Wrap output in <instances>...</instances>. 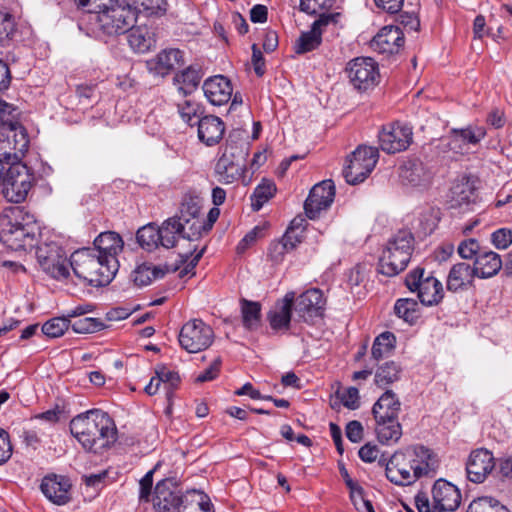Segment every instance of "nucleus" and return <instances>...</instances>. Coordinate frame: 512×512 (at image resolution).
<instances>
[{"mask_svg": "<svg viewBox=\"0 0 512 512\" xmlns=\"http://www.w3.org/2000/svg\"><path fill=\"white\" fill-rule=\"evenodd\" d=\"M71 434L88 452L102 454L118 439L117 427L110 415L101 409H91L73 417Z\"/></svg>", "mask_w": 512, "mask_h": 512, "instance_id": "obj_1", "label": "nucleus"}, {"mask_svg": "<svg viewBox=\"0 0 512 512\" xmlns=\"http://www.w3.org/2000/svg\"><path fill=\"white\" fill-rule=\"evenodd\" d=\"M435 455L422 445L396 451L385 464L387 479L398 486H408L436 467Z\"/></svg>", "mask_w": 512, "mask_h": 512, "instance_id": "obj_2", "label": "nucleus"}, {"mask_svg": "<svg viewBox=\"0 0 512 512\" xmlns=\"http://www.w3.org/2000/svg\"><path fill=\"white\" fill-rule=\"evenodd\" d=\"M70 267L79 279L91 286L101 287L112 281L119 269V261L117 258L106 260L97 249L85 247L71 254Z\"/></svg>", "mask_w": 512, "mask_h": 512, "instance_id": "obj_3", "label": "nucleus"}, {"mask_svg": "<svg viewBox=\"0 0 512 512\" xmlns=\"http://www.w3.org/2000/svg\"><path fill=\"white\" fill-rule=\"evenodd\" d=\"M19 207L0 215V241L14 251L32 248L36 242V225Z\"/></svg>", "mask_w": 512, "mask_h": 512, "instance_id": "obj_4", "label": "nucleus"}, {"mask_svg": "<svg viewBox=\"0 0 512 512\" xmlns=\"http://www.w3.org/2000/svg\"><path fill=\"white\" fill-rule=\"evenodd\" d=\"M414 249V236L406 230L398 231L391 237L379 259V272L393 277L407 267Z\"/></svg>", "mask_w": 512, "mask_h": 512, "instance_id": "obj_5", "label": "nucleus"}, {"mask_svg": "<svg viewBox=\"0 0 512 512\" xmlns=\"http://www.w3.org/2000/svg\"><path fill=\"white\" fill-rule=\"evenodd\" d=\"M432 505L425 493L415 496V505L419 512H453L461 504V492L457 486L445 479H438L432 487Z\"/></svg>", "mask_w": 512, "mask_h": 512, "instance_id": "obj_6", "label": "nucleus"}, {"mask_svg": "<svg viewBox=\"0 0 512 512\" xmlns=\"http://www.w3.org/2000/svg\"><path fill=\"white\" fill-rule=\"evenodd\" d=\"M405 284L410 292L417 293V297L424 306H436L444 298L442 282L432 272L417 267L411 270L405 278Z\"/></svg>", "mask_w": 512, "mask_h": 512, "instance_id": "obj_7", "label": "nucleus"}, {"mask_svg": "<svg viewBox=\"0 0 512 512\" xmlns=\"http://www.w3.org/2000/svg\"><path fill=\"white\" fill-rule=\"evenodd\" d=\"M125 0H108L100 2L87 11L96 14V20L104 33L108 35H124L128 32Z\"/></svg>", "mask_w": 512, "mask_h": 512, "instance_id": "obj_8", "label": "nucleus"}, {"mask_svg": "<svg viewBox=\"0 0 512 512\" xmlns=\"http://www.w3.org/2000/svg\"><path fill=\"white\" fill-rule=\"evenodd\" d=\"M378 158L377 148L359 146L348 158V164L343 169L346 182L351 185L363 182L375 168Z\"/></svg>", "mask_w": 512, "mask_h": 512, "instance_id": "obj_9", "label": "nucleus"}, {"mask_svg": "<svg viewBox=\"0 0 512 512\" xmlns=\"http://www.w3.org/2000/svg\"><path fill=\"white\" fill-rule=\"evenodd\" d=\"M347 76L352 86L359 92L375 88L380 82L378 63L371 57H357L346 66Z\"/></svg>", "mask_w": 512, "mask_h": 512, "instance_id": "obj_10", "label": "nucleus"}, {"mask_svg": "<svg viewBox=\"0 0 512 512\" xmlns=\"http://www.w3.org/2000/svg\"><path fill=\"white\" fill-rule=\"evenodd\" d=\"M178 340L180 346L188 353H198L212 345L214 332L203 320L195 318L182 326Z\"/></svg>", "mask_w": 512, "mask_h": 512, "instance_id": "obj_11", "label": "nucleus"}, {"mask_svg": "<svg viewBox=\"0 0 512 512\" xmlns=\"http://www.w3.org/2000/svg\"><path fill=\"white\" fill-rule=\"evenodd\" d=\"M36 258L42 269L57 280L69 277L70 263H67L65 251L56 243H44L37 247Z\"/></svg>", "mask_w": 512, "mask_h": 512, "instance_id": "obj_12", "label": "nucleus"}, {"mask_svg": "<svg viewBox=\"0 0 512 512\" xmlns=\"http://www.w3.org/2000/svg\"><path fill=\"white\" fill-rule=\"evenodd\" d=\"M412 128L399 122L384 126L378 139L381 149L388 154L406 150L412 142Z\"/></svg>", "mask_w": 512, "mask_h": 512, "instance_id": "obj_13", "label": "nucleus"}, {"mask_svg": "<svg viewBox=\"0 0 512 512\" xmlns=\"http://www.w3.org/2000/svg\"><path fill=\"white\" fill-rule=\"evenodd\" d=\"M29 147V136L23 125L18 124L0 134L1 160L21 161Z\"/></svg>", "mask_w": 512, "mask_h": 512, "instance_id": "obj_14", "label": "nucleus"}, {"mask_svg": "<svg viewBox=\"0 0 512 512\" xmlns=\"http://www.w3.org/2000/svg\"><path fill=\"white\" fill-rule=\"evenodd\" d=\"M334 198L335 185L332 180H323L315 184L304 203L306 216L311 220L318 218L322 211L332 205Z\"/></svg>", "mask_w": 512, "mask_h": 512, "instance_id": "obj_15", "label": "nucleus"}, {"mask_svg": "<svg viewBox=\"0 0 512 512\" xmlns=\"http://www.w3.org/2000/svg\"><path fill=\"white\" fill-rule=\"evenodd\" d=\"M484 126L470 124L467 127L452 129L447 137V147L457 154L468 152L470 145L479 144L486 136Z\"/></svg>", "mask_w": 512, "mask_h": 512, "instance_id": "obj_16", "label": "nucleus"}, {"mask_svg": "<svg viewBox=\"0 0 512 512\" xmlns=\"http://www.w3.org/2000/svg\"><path fill=\"white\" fill-rule=\"evenodd\" d=\"M339 13H323L311 25V29L302 32L295 43V52L304 54L318 48L322 42L323 28L330 23H336Z\"/></svg>", "mask_w": 512, "mask_h": 512, "instance_id": "obj_17", "label": "nucleus"}, {"mask_svg": "<svg viewBox=\"0 0 512 512\" xmlns=\"http://www.w3.org/2000/svg\"><path fill=\"white\" fill-rule=\"evenodd\" d=\"M295 311L304 321H311L314 317L323 315L326 300L323 292L318 288H311L295 297Z\"/></svg>", "mask_w": 512, "mask_h": 512, "instance_id": "obj_18", "label": "nucleus"}, {"mask_svg": "<svg viewBox=\"0 0 512 512\" xmlns=\"http://www.w3.org/2000/svg\"><path fill=\"white\" fill-rule=\"evenodd\" d=\"M404 45V33L398 26H384L373 37L370 47L383 55H393L400 52Z\"/></svg>", "mask_w": 512, "mask_h": 512, "instance_id": "obj_19", "label": "nucleus"}, {"mask_svg": "<svg viewBox=\"0 0 512 512\" xmlns=\"http://www.w3.org/2000/svg\"><path fill=\"white\" fill-rule=\"evenodd\" d=\"M495 466L493 454L484 448L472 451L466 463L467 478L473 483H482Z\"/></svg>", "mask_w": 512, "mask_h": 512, "instance_id": "obj_20", "label": "nucleus"}, {"mask_svg": "<svg viewBox=\"0 0 512 512\" xmlns=\"http://www.w3.org/2000/svg\"><path fill=\"white\" fill-rule=\"evenodd\" d=\"M399 177L404 185L425 189L430 186L433 173L422 161L413 159L400 167Z\"/></svg>", "mask_w": 512, "mask_h": 512, "instance_id": "obj_21", "label": "nucleus"}, {"mask_svg": "<svg viewBox=\"0 0 512 512\" xmlns=\"http://www.w3.org/2000/svg\"><path fill=\"white\" fill-rule=\"evenodd\" d=\"M183 502L182 495L171 480H161L157 483L153 497L156 512H175Z\"/></svg>", "mask_w": 512, "mask_h": 512, "instance_id": "obj_22", "label": "nucleus"}, {"mask_svg": "<svg viewBox=\"0 0 512 512\" xmlns=\"http://www.w3.org/2000/svg\"><path fill=\"white\" fill-rule=\"evenodd\" d=\"M183 64V51L176 48H170L162 50L154 58L147 60L146 68L155 76L165 77L175 68Z\"/></svg>", "mask_w": 512, "mask_h": 512, "instance_id": "obj_23", "label": "nucleus"}, {"mask_svg": "<svg viewBox=\"0 0 512 512\" xmlns=\"http://www.w3.org/2000/svg\"><path fill=\"white\" fill-rule=\"evenodd\" d=\"M203 91L211 104L221 106L229 102L232 97L233 88L227 77L216 75L204 81Z\"/></svg>", "mask_w": 512, "mask_h": 512, "instance_id": "obj_24", "label": "nucleus"}, {"mask_svg": "<svg viewBox=\"0 0 512 512\" xmlns=\"http://www.w3.org/2000/svg\"><path fill=\"white\" fill-rule=\"evenodd\" d=\"M41 491L54 504L64 505L70 500L71 484L64 476L48 475L41 483Z\"/></svg>", "mask_w": 512, "mask_h": 512, "instance_id": "obj_25", "label": "nucleus"}, {"mask_svg": "<svg viewBox=\"0 0 512 512\" xmlns=\"http://www.w3.org/2000/svg\"><path fill=\"white\" fill-rule=\"evenodd\" d=\"M201 210V199L198 196L186 194L181 202L179 215H176L180 221L186 226L191 221L190 229L193 230L192 236L200 235L201 230L204 229V224L199 220ZM188 238L191 235H187Z\"/></svg>", "mask_w": 512, "mask_h": 512, "instance_id": "obj_26", "label": "nucleus"}, {"mask_svg": "<svg viewBox=\"0 0 512 512\" xmlns=\"http://www.w3.org/2000/svg\"><path fill=\"white\" fill-rule=\"evenodd\" d=\"M295 300V292L290 291L278 300L273 310L268 313V321L275 331L288 330L290 327L292 307Z\"/></svg>", "mask_w": 512, "mask_h": 512, "instance_id": "obj_27", "label": "nucleus"}, {"mask_svg": "<svg viewBox=\"0 0 512 512\" xmlns=\"http://www.w3.org/2000/svg\"><path fill=\"white\" fill-rule=\"evenodd\" d=\"M473 266L466 262H458L454 264L447 275L446 287L450 292H459L467 290L473 285L474 278Z\"/></svg>", "mask_w": 512, "mask_h": 512, "instance_id": "obj_28", "label": "nucleus"}, {"mask_svg": "<svg viewBox=\"0 0 512 512\" xmlns=\"http://www.w3.org/2000/svg\"><path fill=\"white\" fill-rule=\"evenodd\" d=\"M198 138L206 146L218 144L224 135L225 124L215 115H207L197 120Z\"/></svg>", "mask_w": 512, "mask_h": 512, "instance_id": "obj_29", "label": "nucleus"}, {"mask_svg": "<svg viewBox=\"0 0 512 512\" xmlns=\"http://www.w3.org/2000/svg\"><path fill=\"white\" fill-rule=\"evenodd\" d=\"M474 273L480 279H488L499 273L503 267L501 256L488 249H483L482 252L475 258L472 265Z\"/></svg>", "mask_w": 512, "mask_h": 512, "instance_id": "obj_30", "label": "nucleus"}, {"mask_svg": "<svg viewBox=\"0 0 512 512\" xmlns=\"http://www.w3.org/2000/svg\"><path fill=\"white\" fill-rule=\"evenodd\" d=\"M476 200L475 189L467 179L457 181L451 187L447 196V204L450 209H464Z\"/></svg>", "mask_w": 512, "mask_h": 512, "instance_id": "obj_31", "label": "nucleus"}, {"mask_svg": "<svg viewBox=\"0 0 512 512\" xmlns=\"http://www.w3.org/2000/svg\"><path fill=\"white\" fill-rule=\"evenodd\" d=\"M156 45L155 29L147 23L130 27V48L135 53H146Z\"/></svg>", "mask_w": 512, "mask_h": 512, "instance_id": "obj_32", "label": "nucleus"}, {"mask_svg": "<svg viewBox=\"0 0 512 512\" xmlns=\"http://www.w3.org/2000/svg\"><path fill=\"white\" fill-rule=\"evenodd\" d=\"M215 173L219 182L231 184L240 178L242 165L235 160L233 154H228L225 150L215 164Z\"/></svg>", "mask_w": 512, "mask_h": 512, "instance_id": "obj_33", "label": "nucleus"}, {"mask_svg": "<svg viewBox=\"0 0 512 512\" xmlns=\"http://www.w3.org/2000/svg\"><path fill=\"white\" fill-rule=\"evenodd\" d=\"M401 402L392 390H386L372 408L374 419L398 418Z\"/></svg>", "mask_w": 512, "mask_h": 512, "instance_id": "obj_34", "label": "nucleus"}, {"mask_svg": "<svg viewBox=\"0 0 512 512\" xmlns=\"http://www.w3.org/2000/svg\"><path fill=\"white\" fill-rule=\"evenodd\" d=\"M184 229V223L177 216L166 219L158 226L160 245L167 249L173 248L180 237L185 238Z\"/></svg>", "mask_w": 512, "mask_h": 512, "instance_id": "obj_35", "label": "nucleus"}, {"mask_svg": "<svg viewBox=\"0 0 512 512\" xmlns=\"http://www.w3.org/2000/svg\"><path fill=\"white\" fill-rule=\"evenodd\" d=\"M123 241L119 234L116 232H104L96 237L92 248L97 249L100 256L105 257L106 260L109 258H117V254L123 249Z\"/></svg>", "mask_w": 512, "mask_h": 512, "instance_id": "obj_36", "label": "nucleus"}, {"mask_svg": "<svg viewBox=\"0 0 512 512\" xmlns=\"http://www.w3.org/2000/svg\"><path fill=\"white\" fill-rule=\"evenodd\" d=\"M403 368L400 363L389 360L378 365L374 372V383L377 387L385 389L401 379Z\"/></svg>", "mask_w": 512, "mask_h": 512, "instance_id": "obj_37", "label": "nucleus"}, {"mask_svg": "<svg viewBox=\"0 0 512 512\" xmlns=\"http://www.w3.org/2000/svg\"><path fill=\"white\" fill-rule=\"evenodd\" d=\"M375 431L382 444L396 443L402 436V427L398 418L375 419Z\"/></svg>", "mask_w": 512, "mask_h": 512, "instance_id": "obj_38", "label": "nucleus"}, {"mask_svg": "<svg viewBox=\"0 0 512 512\" xmlns=\"http://www.w3.org/2000/svg\"><path fill=\"white\" fill-rule=\"evenodd\" d=\"M201 78V69L196 65H190L174 76V83L178 86L179 92L186 96L197 89Z\"/></svg>", "mask_w": 512, "mask_h": 512, "instance_id": "obj_39", "label": "nucleus"}, {"mask_svg": "<svg viewBox=\"0 0 512 512\" xmlns=\"http://www.w3.org/2000/svg\"><path fill=\"white\" fill-rule=\"evenodd\" d=\"M442 212L440 208L427 206L424 207L417 218V228L423 236L432 234L441 220Z\"/></svg>", "mask_w": 512, "mask_h": 512, "instance_id": "obj_40", "label": "nucleus"}, {"mask_svg": "<svg viewBox=\"0 0 512 512\" xmlns=\"http://www.w3.org/2000/svg\"><path fill=\"white\" fill-rule=\"evenodd\" d=\"M396 346V337L390 331L380 333L375 337L372 348L371 357L376 361H380L392 354Z\"/></svg>", "mask_w": 512, "mask_h": 512, "instance_id": "obj_41", "label": "nucleus"}, {"mask_svg": "<svg viewBox=\"0 0 512 512\" xmlns=\"http://www.w3.org/2000/svg\"><path fill=\"white\" fill-rule=\"evenodd\" d=\"M136 239L138 244L147 251H153L161 246V238H159L158 226L152 223L139 228L136 234Z\"/></svg>", "mask_w": 512, "mask_h": 512, "instance_id": "obj_42", "label": "nucleus"}, {"mask_svg": "<svg viewBox=\"0 0 512 512\" xmlns=\"http://www.w3.org/2000/svg\"><path fill=\"white\" fill-rule=\"evenodd\" d=\"M275 192V183L271 180L263 179L262 182L256 186L251 196L253 209L259 211L263 205L274 196Z\"/></svg>", "mask_w": 512, "mask_h": 512, "instance_id": "obj_43", "label": "nucleus"}, {"mask_svg": "<svg viewBox=\"0 0 512 512\" xmlns=\"http://www.w3.org/2000/svg\"><path fill=\"white\" fill-rule=\"evenodd\" d=\"M241 304L243 325L249 330L256 329L260 323L261 305L245 299Z\"/></svg>", "mask_w": 512, "mask_h": 512, "instance_id": "obj_44", "label": "nucleus"}, {"mask_svg": "<svg viewBox=\"0 0 512 512\" xmlns=\"http://www.w3.org/2000/svg\"><path fill=\"white\" fill-rule=\"evenodd\" d=\"M395 314L410 324H414L419 317L417 301L409 298L398 299L394 305Z\"/></svg>", "mask_w": 512, "mask_h": 512, "instance_id": "obj_45", "label": "nucleus"}, {"mask_svg": "<svg viewBox=\"0 0 512 512\" xmlns=\"http://www.w3.org/2000/svg\"><path fill=\"white\" fill-rule=\"evenodd\" d=\"M19 109L7 103L6 101L0 99V134L4 135L5 131L11 127H14L20 124L19 117Z\"/></svg>", "mask_w": 512, "mask_h": 512, "instance_id": "obj_46", "label": "nucleus"}, {"mask_svg": "<svg viewBox=\"0 0 512 512\" xmlns=\"http://www.w3.org/2000/svg\"><path fill=\"white\" fill-rule=\"evenodd\" d=\"M130 12L133 10L136 13L145 12L147 15L162 14L166 11L165 0H131Z\"/></svg>", "mask_w": 512, "mask_h": 512, "instance_id": "obj_47", "label": "nucleus"}, {"mask_svg": "<svg viewBox=\"0 0 512 512\" xmlns=\"http://www.w3.org/2000/svg\"><path fill=\"white\" fill-rule=\"evenodd\" d=\"M164 272L159 268L147 265L138 266L133 272V282L138 287L147 286L153 279L163 277Z\"/></svg>", "mask_w": 512, "mask_h": 512, "instance_id": "obj_48", "label": "nucleus"}, {"mask_svg": "<svg viewBox=\"0 0 512 512\" xmlns=\"http://www.w3.org/2000/svg\"><path fill=\"white\" fill-rule=\"evenodd\" d=\"M155 374L158 375V383L164 385L167 394H170L180 383V376L177 371L165 365L157 366Z\"/></svg>", "mask_w": 512, "mask_h": 512, "instance_id": "obj_49", "label": "nucleus"}, {"mask_svg": "<svg viewBox=\"0 0 512 512\" xmlns=\"http://www.w3.org/2000/svg\"><path fill=\"white\" fill-rule=\"evenodd\" d=\"M70 326V320L66 317H54L46 321L42 326V332L49 338L62 336Z\"/></svg>", "mask_w": 512, "mask_h": 512, "instance_id": "obj_50", "label": "nucleus"}, {"mask_svg": "<svg viewBox=\"0 0 512 512\" xmlns=\"http://www.w3.org/2000/svg\"><path fill=\"white\" fill-rule=\"evenodd\" d=\"M70 326L73 331L78 334L94 333L105 327L104 323L100 319L94 317H83L78 318L73 322L70 321Z\"/></svg>", "mask_w": 512, "mask_h": 512, "instance_id": "obj_51", "label": "nucleus"}, {"mask_svg": "<svg viewBox=\"0 0 512 512\" xmlns=\"http://www.w3.org/2000/svg\"><path fill=\"white\" fill-rule=\"evenodd\" d=\"M178 113L184 122L194 126L197 124V120L201 119L202 110L198 103L186 100L182 104H178Z\"/></svg>", "mask_w": 512, "mask_h": 512, "instance_id": "obj_52", "label": "nucleus"}, {"mask_svg": "<svg viewBox=\"0 0 512 512\" xmlns=\"http://www.w3.org/2000/svg\"><path fill=\"white\" fill-rule=\"evenodd\" d=\"M335 3V0H300V10L310 14L326 13Z\"/></svg>", "mask_w": 512, "mask_h": 512, "instance_id": "obj_53", "label": "nucleus"}, {"mask_svg": "<svg viewBox=\"0 0 512 512\" xmlns=\"http://www.w3.org/2000/svg\"><path fill=\"white\" fill-rule=\"evenodd\" d=\"M479 242L474 238H468L461 241L458 245L457 252L462 259H474L482 252Z\"/></svg>", "mask_w": 512, "mask_h": 512, "instance_id": "obj_54", "label": "nucleus"}, {"mask_svg": "<svg viewBox=\"0 0 512 512\" xmlns=\"http://www.w3.org/2000/svg\"><path fill=\"white\" fill-rule=\"evenodd\" d=\"M349 492L350 499L357 511L375 512L371 501L365 497L364 490L360 485L350 489Z\"/></svg>", "mask_w": 512, "mask_h": 512, "instance_id": "obj_55", "label": "nucleus"}, {"mask_svg": "<svg viewBox=\"0 0 512 512\" xmlns=\"http://www.w3.org/2000/svg\"><path fill=\"white\" fill-rule=\"evenodd\" d=\"M302 221H303L302 219H300L299 222L297 221V219H294L291 222V225L286 230L283 237L281 238L283 243L287 244V247L291 251L297 246V244L301 243V241H302L301 234H302L303 230H299Z\"/></svg>", "mask_w": 512, "mask_h": 512, "instance_id": "obj_56", "label": "nucleus"}, {"mask_svg": "<svg viewBox=\"0 0 512 512\" xmlns=\"http://www.w3.org/2000/svg\"><path fill=\"white\" fill-rule=\"evenodd\" d=\"M492 245L498 250H505L512 244V229L503 227L493 231L490 235Z\"/></svg>", "mask_w": 512, "mask_h": 512, "instance_id": "obj_57", "label": "nucleus"}, {"mask_svg": "<svg viewBox=\"0 0 512 512\" xmlns=\"http://www.w3.org/2000/svg\"><path fill=\"white\" fill-rule=\"evenodd\" d=\"M15 22L11 14L0 13V42L10 40L15 33Z\"/></svg>", "mask_w": 512, "mask_h": 512, "instance_id": "obj_58", "label": "nucleus"}, {"mask_svg": "<svg viewBox=\"0 0 512 512\" xmlns=\"http://www.w3.org/2000/svg\"><path fill=\"white\" fill-rule=\"evenodd\" d=\"M496 498L492 496H482L474 499L467 508L466 512H492Z\"/></svg>", "mask_w": 512, "mask_h": 512, "instance_id": "obj_59", "label": "nucleus"}, {"mask_svg": "<svg viewBox=\"0 0 512 512\" xmlns=\"http://www.w3.org/2000/svg\"><path fill=\"white\" fill-rule=\"evenodd\" d=\"M341 403L348 409L355 410L359 407V391L356 387H349L343 392H338Z\"/></svg>", "mask_w": 512, "mask_h": 512, "instance_id": "obj_60", "label": "nucleus"}, {"mask_svg": "<svg viewBox=\"0 0 512 512\" xmlns=\"http://www.w3.org/2000/svg\"><path fill=\"white\" fill-rule=\"evenodd\" d=\"M265 230H266V226L265 225H257L255 226L251 231H249L244 237L243 239L239 242L238 246H237V250L239 252H242L244 251L247 247H249L250 245H252L253 243H255V241L258 239V238H261L264 236L265 234Z\"/></svg>", "mask_w": 512, "mask_h": 512, "instance_id": "obj_61", "label": "nucleus"}, {"mask_svg": "<svg viewBox=\"0 0 512 512\" xmlns=\"http://www.w3.org/2000/svg\"><path fill=\"white\" fill-rule=\"evenodd\" d=\"M12 455V445L9 434L0 428V465L6 463Z\"/></svg>", "mask_w": 512, "mask_h": 512, "instance_id": "obj_62", "label": "nucleus"}, {"mask_svg": "<svg viewBox=\"0 0 512 512\" xmlns=\"http://www.w3.org/2000/svg\"><path fill=\"white\" fill-rule=\"evenodd\" d=\"M153 484V470L148 471L139 481V499L148 501Z\"/></svg>", "mask_w": 512, "mask_h": 512, "instance_id": "obj_63", "label": "nucleus"}, {"mask_svg": "<svg viewBox=\"0 0 512 512\" xmlns=\"http://www.w3.org/2000/svg\"><path fill=\"white\" fill-rule=\"evenodd\" d=\"M289 251L291 250L287 247V244L283 243V241L280 239L270 244L269 256L274 262H280L284 255Z\"/></svg>", "mask_w": 512, "mask_h": 512, "instance_id": "obj_64", "label": "nucleus"}]
</instances>
